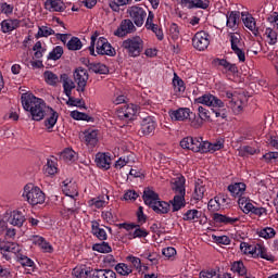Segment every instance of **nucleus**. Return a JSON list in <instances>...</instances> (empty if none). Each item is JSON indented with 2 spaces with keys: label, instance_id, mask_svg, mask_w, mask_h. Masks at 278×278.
I'll use <instances>...</instances> for the list:
<instances>
[{
  "label": "nucleus",
  "instance_id": "nucleus-1",
  "mask_svg": "<svg viewBox=\"0 0 278 278\" xmlns=\"http://www.w3.org/2000/svg\"><path fill=\"white\" fill-rule=\"evenodd\" d=\"M21 101L25 112H29L31 121L40 122L45 119L49 109L45 100L37 98L34 93H23Z\"/></svg>",
  "mask_w": 278,
  "mask_h": 278
},
{
  "label": "nucleus",
  "instance_id": "nucleus-2",
  "mask_svg": "<svg viewBox=\"0 0 278 278\" xmlns=\"http://www.w3.org/2000/svg\"><path fill=\"white\" fill-rule=\"evenodd\" d=\"M194 103L213 108L212 112L215 114L216 118H227V109H225V102L212 93H204L203 96L195 98Z\"/></svg>",
  "mask_w": 278,
  "mask_h": 278
},
{
  "label": "nucleus",
  "instance_id": "nucleus-3",
  "mask_svg": "<svg viewBox=\"0 0 278 278\" xmlns=\"http://www.w3.org/2000/svg\"><path fill=\"white\" fill-rule=\"evenodd\" d=\"M226 101L235 116L242 114L249 104V98L244 91H226Z\"/></svg>",
  "mask_w": 278,
  "mask_h": 278
},
{
  "label": "nucleus",
  "instance_id": "nucleus-4",
  "mask_svg": "<svg viewBox=\"0 0 278 278\" xmlns=\"http://www.w3.org/2000/svg\"><path fill=\"white\" fill-rule=\"evenodd\" d=\"M23 197L33 206L42 205L47 199L45 192L39 187H34V185H26L24 187Z\"/></svg>",
  "mask_w": 278,
  "mask_h": 278
},
{
  "label": "nucleus",
  "instance_id": "nucleus-5",
  "mask_svg": "<svg viewBox=\"0 0 278 278\" xmlns=\"http://www.w3.org/2000/svg\"><path fill=\"white\" fill-rule=\"evenodd\" d=\"M129 58H138L144 49V41L140 37L128 38L122 43Z\"/></svg>",
  "mask_w": 278,
  "mask_h": 278
},
{
  "label": "nucleus",
  "instance_id": "nucleus-6",
  "mask_svg": "<svg viewBox=\"0 0 278 278\" xmlns=\"http://www.w3.org/2000/svg\"><path fill=\"white\" fill-rule=\"evenodd\" d=\"M21 251V245L18 243L8 242L0 239V252L7 262H10L12 257H17Z\"/></svg>",
  "mask_w": 278,
  "mask_h": 278
},
{
  "label": "nucleus",
  "instance_id": "nucleus-7",
  "mask_svg": "<svg viewBox=\"0 0 278 278\" xmlns=\"http://www.w3.org/2000/svg\"><path fill=\"white\" fill-rule=\"evenodd\" d=\"M127 14L136 27H142L147 20V11L140 5H131L127 9Z\"/></svg>",
  "mask_w": 278,
  "mask_h": 278
},
{
  "label": "nucleus",
  "instance_id": "nucleus-8",
  "mask_svg": "<svg viewBox=\"0 0 278 278\" xmlns=\"http://www.w3.org/2000/svg\"><path fill=\"white\" fill-rule=\"evenodd\" d=\"M156 127L157 123L152 116L144 117L141 121L138 136H140L141 138L147 136H153L155 134Z\"/></svg>",
  "mask_w": 278,
  "mask_h": 278
},
{
  "label": "nucleus",
  "instance_id": "nucleus-9",
  "mask_svg": "<svg viewBox=\"0 0 278 278\" xmlns=\"http://www.w3.org/2000/svg\"><path fill=\"white\" fill-rule=\"evenodd\" d=\"M144 27L148 31L155 34L157 40H164V30L162 29V26L155 24V14L153 11H149Z\"/></svg>",
  "mask_w": 278,
  "mask_h": 278
},
{
  "label": "nucleus",
  "instance_id": "nucleus-10",
  "mask_svg": "<svg viewBox=\"0 0 278 278\" xmlns=\"http://www.w3.org/2000/svg\"><path fill=\"white\" fill-rule=\"evenodd\" d=\"M119 121H134V116L138 114V105L136 104H124L116 111Z\"/></svg>",
  "mask_w": 278,
  "mask_h": 278
},
{
  "label": "nucleus",
  "instance_id": "nucleus-11",
  "mask_svg": "<svg viewBox=\"0 0 278 278\" xmlns=\"http://www.w3.org/2000/svg\"><path fill=\"white\" fill-rule=\"evenodd\" d=\"M136 24L131 20L125 18L121 22L119 26L114 31V36H117V38H125V36H129V34H136Z\"/></svg>",
  "mask_w": 278,
  "mask_h": 278
},
{
  "label": "nucleus",
  "instance_id": "nucleus-12",
  "mask_svg": "<svg viewBox=\"0 0 278 278\" xmlns=\"http://www.w3.org/2000/svg\"><path fill=\"white\" fill-rule=\"evenodd\" d=\"M192 46L197 51H205L210 47V34L205 30L198 31L192 38Z\"/></svg>",
  "mask_w": 278,
  "mask_h": 278
},
{
  "label": "nucleus",
  "instance_id": "nucleus-13",
  "mask_svg": "<svg viewBox=\"0 0 278 278\" xmlns=\"http://www.w3.org/2000/svg\"><path fill=\"white\" fill-rule=\"evenodd\" d=\"M96 51L98 55H109L114 58L116 55V50L110 45L105 37H100L96 43Z\"/></svg>",
  "mask_w": 278,
  "mask_h": 278
},
{
  "label": "nucleus",
  "instance_id": "nucleus-14",
  "mask_svg": "<svg viewBox=\"0 0 278 278\" xmlns=\"http://www.w3.org/2000/svg\"><path fill=\"white\" fill-rule=\"evenodd\" d=\"M88 71L86 68L78 67L74 72V80L77 84L78 92H86V86L88 84Z\"/></svg>",
  "mask_w": 278,
  "mask_h": 278
},
{
  "label": "nucleus",
  "instance_id": "nucleus-15",
  "mask_svg": "<svg viewBox=\"0 0 278 278\" xmlns=\"http://www.w3.org/2000/svg\"><path fill=\"white\" fill-rule=\"evenodd\" d=\"M43 118H46L43 125L47 129V132L51 134V131H53V127H55L58 123V118H60V114L52 108L48 106Z\"/></svg>",
  "mask_w": 278,
  "mask_h": 278
},
{
  "label": "nucleus",
  "instance_id": "nucleus-16",
  "mask_svg": "<svg viewBox=\"0 0 278 278\" xmlns=\"http://www.w3.org/2000/svg\"><path fill=\"white\" fill-rule=\"evenodd\" d=\"M190 151L193 153H210V141H203L202 137H192Z\"/></svg>",
  "mask_w": 278,
  "mask_h": 278
},
{
  "label": "nucleus",
  "instance_id": "nucleus-17",
  "mask_svg": "<svg viewBox=\"0 0 278 278\" xmlns=\"http://www.w3.org/2000/svg\"><path fill=\"white\" fill-rule=\"evenodd\" d=\"M191 114L192 111H190V108H179L177 110L168 111L169 118L175 122L188 121Z\"/></svg>",
  "mask_w": 278,
  "mask_h": 278
},
{
  "label": "nucleus",
  "instance_id": "nucleus-18",
  "mask_svg": "<svg viewBox=\"0 0 278 278\" xmlns=\"http://www.w3.org/2000/svg\"><path fill=\"white\" fill-rule=\"evenodd\" d=\"M83 142L88 149H94L99 144V130L88 129L84 131Z\"/></svg>",
  "mask_w": 278,
  "mask_h": 278
},
{
  "label": "nucleus",
  "instance_id": "nucleus-19",
  "mask_svg": "<svg viewBox=\"0 0 278 278\" xmlns=\"http://www.w3.org/2000/svg\"><path fill=\"white\" fill-rule=\"evenodd\" d=\"M212 219L216 225H236V223H240V217L230 216L229 214L223 215L220 213H214L212 215Z\"/></svg>",
  "mask_w": 278,
  "mask_h": 278
},
{
  "label": "nucleus",
  "instance_id": "nucleus-20",
  "mask_svg": "<svg viewBox=\"0 0 278 278\" xmlns=\"http://www.w3.org/2000/svg\"><path fill=\"white\" fill-rule=\"evenodd\" d=\"M91 233L94 238L100 240V242H105V240H108L105 225H101L97 219L91 220Z\"/></svg>",
  "mask_w": 278,
  "mask_h": 278
},
{
  "label": "nucleus",
  "instance_id": "nucleus-21",
  "mask_svg": "<svg viewBox=\"0 0 278 278\" xmlns=\"http://www.w3.org/2000/svg\"><path fill=\"white\" fill-rule=\"evenodd\" d=\"M213 64H215V66H222L225 73H230V75H238V65L236 63L227 61V59L216 58L213 60Z\"/></svg>",
  "mask_w": 278,
  "mask_h": 278
},
{
  "label": "nucleus",
  "instance_id": "nucleus-22",
  "mask_svg": "<svg viewBox=\"0 0 278 278\" xmlns=\"http://www.w3.org/2000/svg\"><path fill=\"white\" fill-rule=\"evenodd\" d=\"M226 18V27L231 31H236L240 27V11H228Z\"/></svg>",
  "mask_w": 278,
  "mask_h": 278
},
{
  "label": "nucleus",
  "instance_id": "nucleus-23",
  "mask_svg": "<svg viewBox=\"0 0 278 278\" xmlns=\"http://www.w3.org/2000/svg\"><path fill=\"white\" fill-rule=\"evenodd\" d=\"M180 4L188 10H207L210 8V0H180Z\"/></svg>",
  "mask_w": 278,
  "mask_h": 278
},
{
  "label": "nucleus",
  "instance_id": "nucleus-24",
  "mask_svg": "<svg viewBox=\"0 0 278 278\" xmlns=\"http://www.w3.org/2000/svg\"><path fill=\"white\" fill-rule=\"evenodd\" d=\"M230 270L232 273H237L239 277H244V278H255L249 270L247 269V266H244V262L242 261H235L231 263Z\"/></svg>",
  "mask_w": 278,
  "mask_h": 278
},
{
  "label": "nucleus",
  "instance_id": "nucleus-25",
  "mask_svg": "<svg viewBox=\"0 0 278 278\" xmlns=\"http://www.w3.org/2000/svg\"><path fill=\"white\" fill-rule=\"evenodd\" d=\"M96 164L98 168H102L103 170H110V166H112V157L110 156V153H97Z\"/></svg>",
  "mask_w": 278,
  "mask_h": 278
},
{
  "label": "nucleus",
  "instance_id": "nucleus-26",
  "mask_svg": "<svg viewBox=\"0 0 278 278\" xmlns=\"http://www.w3.org/2000/svg\"><path fill=\"white\" fill-rule=\"evenodd\" d=\"M241 18L243 25H245V27L250 29V31H252L253 35L257 36L260 34V29L257 28L255 17H253V15L249 13H241Z\"/></svg>",
  "mask_w": 278,
  "mask_h": 278
},
{
  "label": "nucleus",
  "instance_id": "nucleus-27",
  "mask_svg": "<svg viewBox=\"0 0 278 278\" xmlns=\"http://www.w3.org/2000/svg\"><path fill=\"white\" fill-rule=\"evenodd\" d=\"M62 192L65 197H77L78 191H77V182L73 181V180H64L62 182Z\"/></svg>",
  "mask_w": 278,
  "mask_h": 278
},
{
  "label": "nucleus",
  "instance_id": "nucleus-28",
  "mask_svg": "<svg viewBox=\"0 0 278 278\" xmlns=\"http://www.w3.org/2000/svg\"><path fill=\"white\" fill-rule=\"evenodd\" d=\"M43 5L48 12H64L66 10V4L62 0H46Z\"/></svg>",
  "mask_w": 278,
  "mask_h": 278
},
{
  "label": "nucleus",
  "instance_id": "nucleus-29",
  "mask_svg": "<svg viewBox=\"0 0 278 278\" xmlns=\"http://www.w3.org/2000/svg\"><path fill=\"white\" fill-rule=\"evenodd\" d=\"M25 220V214H23L21 211H12L8 218V223H10V225L18 228L23 227Z\"/></svg>",
  "mask_w": 278,
  "mask_h": 278
},
{
  "label": "nucleus",
  "instance_id": "nucleus-30",
  "mask_svg": "<svg viewBox=\"0 0 278 278\" xmlns=\"http://www.w3.org/2000/svg\"><path fill=\"white\" fill-rule=\"evenodd\" d=\"M142 199H143L146 205H149L151 208H153V205H155L156 202L160 201V194H157L151 188H146L143 191Z\"/></svg>",
  "mask_w": 278,
  "mask_h": 278
},
{
  "label": "nucleus",
  "instance_id": "nucleus-31",
  "mask_svg": "<svg viewBox=\"0 0 278 278\" xmlns=\"http://www.w3.org/2000/svg\"><path fill=\"white\" fill-rule=\"evenodd\" d=\"M21 27V20H3L1 22V31L2 34H10V31H14V29H18Z\"/></svg>",
  "mask_w": 278,
  "mask_h": 278
},
{
  "label": "nucleus",
  "instance_id": "nucleus-32",
  "mask_svg": "<svg viewBox=\"0 0 278 278\" xmlns=\"http://www.w3.org/2000/svg\"><path fill=\"white\" fill-rule=\"evenodd\" d=\"M94 274V269L92 267H88L87 265H80L79 267H75L73 269V275L75 278H92Z\"/></svg>",
  "mask_w": 278,
  "mask_h": 278
},
{
  "label": "nucleus",
  "instance_id": "nucleus-33",
  "mask_svg": "<svg viewBox=\"0 0 278 278\" xmlns=\"http://www.w3.org/2000/svg\"><path fill=\"white\" fill-rule=\"evenodd\" d=\"M172 212H179L186 205V193H175L174 199L169 201Z\"/></svg>",
  "mask_w": 278,
  "mask_h": 278
},
{
  "label": "nucleus",
  "instance_id": "nucleus-34",
  "mask_svg": "<svg viewBox=\"0 0 278 278\" xmlns=\"http://www.w3.org/2000/svg\"><path fill=\"white\" fill-rule=\"evenodd\" d=\"M172 190L175 194H186V177L179 176L172 182Z\"/></svg>",
  "mask_w": 278,
  "mask_h": 278
},
{
  "label": "nucleus",
  "instance_id": "nucleus-35",
  "mask_svg": "<svg viewBox=\"0 0 278 278\" xmlns=\"http://www.w3.org/2000/svg\"><path fill=\"white\" fill-rule=\"evenodd\" d=\"M172 84H173L174 92L177 97L186 92V83H184V79H181V77H179L177 73H174V78Z\"/></svg>",
  "mask_w": 278,
  "mask_h": 278
},
{
  "label": "nucleus",
  "instance_id": "nucleus-36",
  "mask_svg": "<svg viewBox=\"0 0 278 278\" xmlns=\"http://www.w3.org/2000/svg\"><path fill=\"white\" fill-rule=\"evenodd\" d=\"M201 216H203V212L197 208H192L184 213L182 220L187 223H199V220L201 219Z\"/></svg>",
  "mask_w": 278,
  "mask_h": 278
},
{
  "label": "nucleus",
  "instance_id": "nucleus-37",
  "mask_svg": "<svg viewBox=\"0 0 278 278\" xmlns=\"http://www.w3.org/2000/svg\"><path fill=\"white\" fill-rule=\"evenodd\" d=\"M243 214H251V216H257L258 218H262V216L268 215V211L266 207L255 206V204L252 202V204L247 206V210Z\"/></svg>",
  "mask_w": 278,
  "mask_h": 278
},
{
  "label": "nucleus",
  "instance_id": "nucleus-38",
  "mask_svg": "<svg viewBox=\"0 0 278 278\" xmlns=\"http://www.w3.org/2000/svg\"><path fill=\"white\" fill-rule=\"evenodd\" d=\"M58 159H48L47 164L43 166V173L47 177L58 175Z\"/></svg>",
  "mask_w": 278,
  "mask_h": 278
},
{
  "label": "nucleus",
  "instance_id": "nucleus-39",
  "mask_svg": "<svg viewBox=\"0 0 278 278\" xmlns=\"http://www.w3.org/2000/svg\"><path fill=\"white\" fill-rule=\"evenodd\" d=\"M205 192H207L205 185H203V182H195V188L192 193V200L194 201V203H199V201H203V198L205 197Z\"/></svg>",
  "mask_w": 278,
  "mask_h": 278
},
{
  "label": "nucleus",
  "instance_id": "nucleus-40",
  "mask_svg": "<svg viewBox=\"0 0 278 278\" xmlns=\"http://www.w3.org/2000/svg\"><path fill=\"white\" fill-rule=\"evenodd\" d=\"M61 80L63 81V90L66 97H71L73 94V90H75V81L68 77V75H61Z\"/></svg>",
  "mask_w": 278,
  "mask_h": 278
},
{
  "label": "nucleus",
  "instance_id": "nucleus-41",
  "mask_svg": "<svg viewBox=\"0 0 278 278\" xmlns=\"http://www.w3.org/2000/svg\"><path fill=\"white\" fill-rule=\"evenodd\" d=\"M261 257L262 260H266L267 262H275V256L268 253V250L264 244L257 243L256 247V256L254 258Z\"/></svg>",
  "mask_w": 278,
  "mask_h": 278
},
{
  "label": "nucleus",
  "instance_id": "nucleus-42",
  "mask_svg": "<svg viewBox=\"0 0 278 278\" xmlns=\"http://www.w3.org/2000/svg\"><path fill=\"white\" fill-rule=\"evenodd\" d=\"M240 251L244 255H251V257L257 256V243L251 244L249 242H241L240 243Z\"/></svg>",
  "mask_w": 278,
  "mask_h": 278
},
{
  "label": "nucleus",
  "instance_id": "nucleus-43",
  "mask_svg": "<svg viewBox=\"0 0 278 278\" xmlns=\"http://www.w3.org/2000/svg\"><path fill=\"white\" fill-rule=\"evenodd\" d=\"M228 190L232 197H242L247 190V185L244 182H237L228 186Z\"/></svg>",
  "mask_w": 278,
  "mask_h": 278
},
{
  "label": "nucleus",
  "instance_id": "nucleus-44",
  "mask_svg": "<svg viewBox=\"0 0 278 278\" xmlns=\"http://www.w3.org/2000/svg\"><path fill=\"white\" fill-rule=\"evenodd\" d=\"M153 212L155 214H168L170 212V204L166 201H157L153 206H152Z\"/></svg>",
  "mask_w": 278,
  "mask_h": 278
},
{
  "label": "nucleus",
  "instance_id": "nucleus-45",
  "mask_svg": "<svg viewBox=\"0 0 278 278\" xmlns=\"http://www.w3.org/2000/svg\"><path fill=\"white\" fill-rule=\"evenodd\" d=\"M16 260L24 268H30L31 270L36 268V264L31 261V258L24 255L22 251H20L17 254Z\"/></svg>",
  "mask_w": 278,
  "mask_h": 278
},
{
  "label": "nucleus",
  "instance_id": "nucleus-46",
  "mask_svg": "<svg viewBox=\"0 0 278 278\" xmlns=\"http://www.w3.org/2000/svg\"><path fill=\"white\" fill-rule=\"evenodd\" d=\"M35 244H37V247H39L43 251V253H53V245H51V243H49L42 237H37L35 239Z\"/></svg>",
  "mask_w": 278,
  "mask_h": 278
},
{
  "label": "nucleus",
  "instance_id": "nucleus-47",
  "mask_svg": "<svg viewBox=\"0 0 278 278\" xmlns=\"http://www.w3.org/2000/svg\"><path fill=\"white\" fill-rule=\"evenodd\" d=\"M43 79L48 86H58V84H60V77L51 71H46L43 73Z\"/></svg>",
  "mask_w": 278,
  "mask_h": 278
},
{
  "label": "nucleus",
  "instance_id": "nucleus-48",
  "mask_svg": "<svg viewBox=\"0 0 278 278\" xmlns=\"http://www.w3.org/2000/svg\"><path fill=\"white\" fill-rule=\"evenodd\" d=\"M92 278H116V273L111 269H93Z\"/></svg>",
  "mask_w": 278,
  "mask_h": 278
},
{
  "label": "nucleus",
  "instance_id": "nucleus-49",
  "mask_svg": "<svg viewBox=\"0 0 278 278\" xmlns=\"http://www.w3.org/2000/svg\"><path fill=\"white\" fill-rule=\"evenodd\" d=\"M134 0H111L109 2V7L113 12H121V7L123 5H131Z\"/></svg>",
  "mask_w": 278,
  "mask_h": 278
},
{
  "label": "nucleus",
  "instance_id": "nucleus-50",
  "mask_svg": "<svg viewBox=\"0 0 278 278\" xmlns=\"http://www.w3.org/2000/svg\"><path fill=\"white\" fill-rule=\"evenodd\" d=\"M49 36H55V30L48 26H39L35 38H49Z\"/></svg>",
  "mask_w": 278,
  "mask_h": 278
},
{
  "label": "nucleus",
  "instance_id": "nucleus-51",
  "mask_svg": "<svg viewBox=\"0 0 278 278\" xmlns=\"http://www.w3.org/2000/svg\"><path fill=\"white\" fill-rule=\"evenodd\" d=\"M81 47H84V45L81 43V39L78 37H72L66 43L68 51H79L81 50Z\"/></svg>",
  "mask_w": 278,
  "mask_h": 278
},
{
  "label": "nucleus",
  "instance_id": "nucleus-52",
  "mask_svg": "<svg viewBox=\"0 0 278 278\" xmlns=\"http://www.w3.org/2000/svg\"><path fill=\"white\" fill-rule=\"evenodd\" d=\"M90 70L98 75H108L110 68L103 63H91Z\"/></svg>",
  "mask_w": 278,
  "mask_h": 278
},
{
  "label": "nucleus",
  "instance_id": "nucleus-53",
  "mask_svg": "<svg viewBox=\"0 0 278 278\" xmlns=\"http://www.w3.org/2000/svg\"><path fill=\"white\" fill-rule=\"evenodd\" d=\"M92 251L97 253H112V247L110 243L102 241L101 243H94L92 245Z\"/></svg>",
  "mask_w": 278,
  "mask_h": 278
},
{
  "label": "nucleus",
  "instance_id": "nucleus-54",
  "mask_svg": "<svg viewBox=\"0 0 278 278\" xmlns=\"http://www.w3.org/2000/svg\"><path fill=\"white\" fill-rule=\"evenodd\" d=\"M231 49H240L242 47V37L238 33H229Z\"/></svg>",
  "mask_w": 278,
  "mask_h": 278
},
{
  "label": "nucleus",
  "instance_id": "nucleus-55",
  "mask_svg": "<svg viewBox=\"0 0 278 278\" xmlns=\"http://www.w3.org/2000/svg\"><path fill=\"white\" fill-rule=\"evenodd\" d=\"M62 55H64V48H62V46H56L49 53L48 60H53L54 62H58V60H60V58H62Z\"/></svg>",
  "mask_w": 278,
  "mask_h": 278
},
{
  "label": "nucleus",
  "instance_id": "nucleus-56",
  "mask_svg": "<svg viewBox=\"0 0 278 278\" xmlns=\"http://www.w3.org/2000/svg\"><path fill=\"white\" fill-rule=\"evenodd\" d=\"M277 232L275 231V228L266 227L258 231L260 238H264L265 240H270L271 238H275Z\"/></svg>",
  "mask_w": 278,
  "mask_h": 278
},
{
  "label": "nucleus",
  "instance_id": "nucleus-57",
  "mask_svg": "<svg viewBox=\"0 0 278 278\" xmlns=\"http://www.w3.org/2000/svg\"><path fill=\"white\" fill-rule=\"evenodd\" d=\"M115 270L116 273H118V275H123V276L131 275V273H134V269H131V266L125 263L117 264L115 266Z\"/></svg>",
  "mask_w": 278,
  "mask_h": 278
},
{
  "label": "nucleus",
  "instance_id": "nucleus-58",
  "mask_svg": "<svg viewBox=\"0 0 278 278\" xmlns=\"http://www.w3.org/2000/svg\"><path fill=\"white\" fill-rule=\"evenodd\" d=\"M198 116L204 122V123H212V115L210 113V110L199 106L198 108Z\"/></svg>",
  "mask_w": 278,
  "mask_h": 278
},
{
  "label": "nucleus",
  "instance_id": "nucleus-59",
  "mask_svg": "<svg viewBox=\"0 0 278 278\" xmlns=\"http://www.w3.org/2000/svg\"><path fill=\"white\" fill-rule=\"evenodd\" d=\"M207 210L208 212H218L220 210V195L208 201Z\"/></svg>",
  "mask_w": 278,
  "mask_h": 278
},
{
  "label": "nucleus",
  "instance_id": "nucleus-60",
  "mask_svg": "<svg viewBox=\"0 0 278 278\" xmlns=\"http://www.w3.org/2000/svg\"><path fill=\"white\" fill-rule=\"evenodd\" d=\"M264 36L266 37L268 45H277V31L273 28H266Z\"/></svg>",
  "mask_w": 278,
  "mask_h": 278
},
{
  "label": "nucleus",
  "instance_id": "nucleus-61",
  "mask_svg": "<svg viewBox=\"0 0 278 278\" xmlns=\"http://www.w3.org/2000/svg\"><path fill=\"white\" fill-rule=\"evenodd\" d=\"M187 121H189V125L193 129H201V127H203L204 122L201 119L199 115L197 116V114H193V117L189 116Z\"/></svg>",
  "mask_w": 278,
  "mask_h": 278
},
{
  "label": "nucleus",
  "instance_id": "nucleus-62",
  "mask_svg": "<svg viewBox=\"0 0 278 278\" xmlns=\"http://www.w3.org/2000/svg\"><path fill=\"white\" fill-rule=\"evenodd\" d=\"M257 153V150L251 146H243L239 150V155L241 157H247L249 155H255Z\"/></svg>",
  "mask_w": 278,
  "mask_h": 278
},
{
  "label": "nucleus",
  "instance_id": "nucleus-63",
  "mask_svg": "<svg viewBox=\"0 0 278 278\" xmlns=\"http://www.w3.org/2000/svg\"><path fill=\"white\" fill-rule=\"evenodd\" d=\"M71 116L74 118V121H87V123H90V121H92V117L79 111H72Z\"/></svg>",
  "mask_w": 278,
  "mask_h": 278
},
{
  "label": "nucleus",
  "instance_id": "nucleus-64",
  "mask_svg": "<svg viewBox=\"0 0 278 278\" xmlns=\"http://www.w3.org/2000/svg\"><path fill=\"white\" fill-rule=\"evenodd\" d=\"M200 278H219V275L216 273V269L202 270L200 273Z\"/></svg>",
  "mask_w": 278,
  "mask_h": 278
}]
</instances>
